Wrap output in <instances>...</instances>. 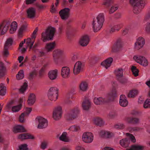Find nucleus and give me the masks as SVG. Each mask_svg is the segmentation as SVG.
Instances as JSON below:
<instances>
[{
    "label": "nucleus",
    "mask_w": 150,
    "mask_h": 150,
    "mask_svg": "<svg viewBox=\"0 0 150 150\" xmlns=\"http://www.w3.org/2000/svg\"><path fill=\"white\" fill-rule=\"evenodd\" d=\"M28 85L27 83L25 82L19 90V92L21 93H23L27 89Z\"/></svg>",
    "instance_id": "nucleus-48"
},
{
    "label": "nucleus",
    "mask_w": 150,
    "mask_h": 150,
    "mask_svg": "<svg viewBox=\"0 0 150 150\" xmlns=\"http://www.w3.org/2000/svg\"><path fill=\"white\" fill-rule=\"evenodd\" d=\"M124 127V125L122 123H119L114 126V128L117 129H122Z\"/></svg>",
    "instance_id": "nucleus-52"
},
{
    "label": "nucleus",
    "mask_w": 150,
    "mask_h": 150,
    "mask_svg": "<svg viewBox=\"0 0 150 150\" xmlns=\"http://www.w3.org/2000/svg\"><path fill=\"white\" fill-rule=\"evenodd\" d=\"M116 95V91L114 89L110 91L104 97L94 98L93 99V102L94 103L97 105H100L103 103L109 102L113 101Z\"/></svg>",
    "instance_id": "nucleus-2"
},
{
    "label": "nucleus",
    "mask_w": 150,
    "mask_h": 150,
    "mask_svg": "<svg viewBox=\"0 0 150 150\" xmlns=\"http://www.w3.org/2000/svg\"><path fill=\"white\" fill-rule=\"evenodd\" d=\"M34 125H37L38 128L42 129L47 127L48 126V121L44 117L38 116L35 119L33 122Z\"/></svg>",
    "instance_id": "nucleus-6"
},
{
    "label": "nucleus",
    "mask_w": 150,
    "mask_h": 150,
    "mask_svg": "<svg viewBox=\"0 0 150 150\" xmlns=\"http://www.w3.org/2000/svg\"><path fill=\"white\" fill-rule=\"evenodd\" d=\"M126 136L127 138L121 140L120 144L122 147L127 148L130 143V140L129 139L133 142H135L136 139L134 136L129 133H126Z\"/></svg>",
    "instance_id": "nucleus-8"
},
{
    "label": "nucleus",
    "mask_w": 150,
    "mask_h": 150,
    "mask_svg": "<svg viewBox=\"0 0 150 150\" xmlns=\"http://www.w3.org/2000/svg\"><path fill=\"white\" fill-rule=\"evenodd\" d=\"M36 10L35 8L30 7L27 10L28 17L30 18H33L35 17L36 15Z\"/></svg>",
    "instance_id": "nucleus-17"
},
{
    "label": "nucleus",
    "mask_w": 150,
    "mask_h": 150,
    "mask_svg": "<svg viewBox=\"0 0 150 150\" xmlns=\"http://www.w3.org/2000/svg\"><path fill=\"white\" fill-rule=\"evenodd\" d=\"M139 64L143 67H146L148 65L149 62L147 59L143 56Z\"/></svg>",
    "instance_id": "nucleus-36"
},
{
    "label": "nucleus",
    "mask_w": 150,
    "mask_h": 150,
    "mask_svg": "<svg viewBox=\"0 0 150 150\" xmlns=\"http://www.w3.org/2000/svg\"><path fill=\"white\" fill-rule=\"evenodd\" d=\"M10 26V24L9 22L4 23L1 25L0 26V34L3 35L5 33Z\"/></svg>",
    "instance_id": "nucleus-20"
},
{
    "label": "nucleus",
    "mask_w": 150,
    "mask_h": 150,
    "mask_svg": "<svg viewBox=\"0 0 150 150\" xmlns=\"http://www.w3.org/2000/svg\"><path fill=\"white\" fill-rule=\"evenodd\" d=\"M58 70L57 69L52 70L50 71L48 73V76L51 80L56 79L57 76Z\"/></svg>",
    "instance_id": "nucleus-24"
},
{
    "label": "nucleus",
    "mask_w": 150,
    "mask_h": 150,
    "mask_svg": "<svg viewBox=\"0 0 150 150\" xmlns=\"http://www.w3.org/2000/svg\"><path fill=\"white\" fill-rule=\"evenodd\" d=\"M13 131L14 133L24 132H26L23 126L21 125H17L14 126Z\"/></svg>",
    "instance_id": "nucleus-19"
},
{
    "label": "nucleus",
    "mask_w": 150,
    "mask_h": 150,
    "mask_svg": "<svg viewBox=\"0 0 150 150\" xmlns=\"http://www.w3.org/2000/svg\"><path fill=\"white\" fill-rule=\"evenodd\" d=\"M6 93V87L4 84H0V95L1 96H4Z\"/></svg>",
    "instance_id": "nucleus-38"
},
{
    "label": "nucleus",
    "mask_w": 150,
    "mask_h": 150,
    "mask_svg": "<svg viewBox=\"0 0 150 150\" xmlns=\"http://www.w3.org/2000/svg\"><path fill=\"white\" fill-rule=\"evenodd\" d=\"M36 0H25V2L27 4H31L36 1Z\"/></svg>",
    "instance_id": "nucleus-62"
},
{
    "label": "nucleus",
    "mask_w": 150,
    "mask_h": 150,
    "mask_svg": "<svg viewBox=\"0 0 150 150\" xmlns=\"http://www.w3.org/2000/svg\"><path fill=\"white\" fill-rule=\"evenodd\" d=\"M128 103L125 96L124 95H121L119 100L120 105L122 107H125L127 105Z\"/></svg>",
    "instance_id": "nucleus-25"
},
{
    "label": "nucleus",
    "mask_w": 150,
    "mask_h": 150,
    "mask_svg": "<svg viewBox=\"0 0 150 150\" xmlns=\"http://www.w3.org/2000/svg\"><path fill=\"white\" fill-rule=\"evenodd\" d=\"M75 150H86L85 148L83 146L78 145L75 147Z\"/></svg>",
    "instance_id": "nucleus-59"
},
{
    "label": "nucleus",
    "mask_w": 150,
    "mask_h": 150,
    "mask_svg": "<svg viewBox=\"0 0 150 150\" xmlns=\"http://www.w3.org/2000/svg\"><path fill=\"white\" fill-rule=\"evenodd\" d=\"M70 71L69 68L68 67H63L62 69L61 75L64 78H67L69 77Z\"/></svg>",
    "instance_id": "nucleus-15"
},
{
    "label": "nucleus",
    "mask_w": 150,
    "mask_h": 150,
    "mask_svg": "<svg viewBox=\"0 0 150 150\" xmlns=\"http://www.w3.org/2000/svg\"><path fill=\"white\" fill-rule=\"evenodd\" d=\"M48 145V142L46 141H44L41 143V147L43 149H44L46 148Z\"/></svg>",
    "instance_id": "nucleus-55"
},
{
    "label": "nucleus",
    "mask_w": 150,
    "mask_h": 150,
    "mask_svg": "<svg viewBox=\"0 0 150 150\" xmlns=\"http://www.w3.org/2000/svg\"><path fill=\"white\" fill-rule=\"evenodd\" d=\"M144 30L146 33L150 34V22L146 23L144 28Z\"/></svg>",
    "instance_id": "nucleus-51"
},
{
    "label": "nucleus",
    "mask_w": 150,
    "mask_h": 150,
    "mask_svg": "<svg viewBox=\"0 0 150 150\" xmlns=\"http://www.w3.org/2000/svg\"><path fill=\"white\" fill-rule=\"evenodd\" d=\"M143 107L144 108H147L150 107V99H147L144 102Z\"/></svg>",
    "instance_id": "nucleus-49"
},
{
    "label": "nucleus",
    "mask_w": 150,
    "mask_h": 150,
    "mask_svg": "<svg viewBox=\"0 0 150 150\" xmlns=\"http://www.w3.org/2000/svg\"><path fill=\"white\" fill-rule=\"evenodd\" d=\"M122 27V25L120 24H117L114 25L111 28L110 32H113L119 30Z\"/></svg>",
    "instance_id": "nucleus-37"
},
{
    "label": "nucleus",
    "mask_w": 150,
    "mask_h": 150,
    "mask_svg": "<svg viewBox=\"0 0 150 150\" xmlns=\"http://www.w3.org/2000/svg\"><path fill=\"white\" fill-rule=\"evenodd\" d=\"M27 145L25 144H21L19 146L18 150H28Z\"/></svg>",
    "instance_id": "nucleus-56"
},
{
    "label": "nucleus",
    "mask_w": 150,
    "mask_h": 150,
    "mask_svg": "<svg viewBox=\"0 0 150 150\" xmlns=\"http://www.w3.org/2000/svg\"><path fill=\"white\" fill-rule=\"evenodd\" d=\"M106 135H105V138H110L114 135V134L108 131H106Z\"/></svg>",
    "instance_id": "nucleus-58"
},
{
    "label": "nucleus",
    "mask_w": 150,
    "mask_h": 150,
    "mask_svg": "<svg viewBox=\"0 0 150 150\" xmlns=\"http://www.w3.org/2000/svg\"><path fill=\"white\" fill-rule=\"evenodd\" d=\"M143 57V56L136 54L133 56V58L134 61L139 64Z\"/></svg>",
    "instance_id": "nucleus-45"
},
{
    "label": "nucleus",
    "mask_w": 150,
    "mask_h": 150,
    "mask_svg": "<svg viewBox=\"0 0 150 150\" xmlns=\"http://www.w3.org/2000/svg\"><path fill=\"white\" fill-rule=\"evenodd\" d=\"M5 71L4 64L2 62H0V77L4 75Z\"/></svg>",
    "instance_id": "nucleus-42"
},
{
    "label": "nucleus",
    "mask_w": 150,
    "mask_h": 150,
    "mask_svg": "<svg viewBox=\"0 0 150 150\" xmlns=\"http://www.w3.org/2000/svg\"><path fill=\"white\" fill-rule=\"evenodd\" d=\"M56 46L55 42H49L46 44L45 47V49L47 52H50Z\"/></svg>",
    "instance_id": "nucleus-23"
},
{
    "label": "nucleus",
    "mask_w": 150,
    "mask_h": 150,
    "mask_svg": "<svg viewBox=\"0 0 150 150\" xmlns=\"http://www.w3.org/2000/svg\"><path fill=\"white\" fill-rule=\"evenodd\" d=\"M69 130L71 132H77L80 130V128L79 126L74 125L70 126Z\"/></svg>",
    "instance_id": "nucleus-40"
},
{
    "label": "nucleus",
    "mask_w": 150,
    "mask_h": 150,
    "mask_svg": "<svg viewBox=\"0 0 150 150\" xmlns=\"http://www.w3.org/2000/svg\"><path fill=\"white\" fill-rule=\"evenodd\" d=\"M113 61L112 58H108L102 62L101 65L106 69H107L111 66Z\"/></svg>",
    "instance_id": "nucleus-21"
},
{
    "label": "nucleus",
    "mask_w": 150,
    "mask_h": 150,
    "mask_svg": "<svg viewBox=\"0 0 150 150\" xmlns=\"http://www.w3.org/2000/svg\"><path fill=\"white\" fill-rule=\"evenodd\" d=\"M60 150H71V149L68 146H64L61 148Z\"/></svg>",
    "instance_id": "nucleus-64"
},
{
    "label": "nucleus",
    "mask_w": 150,
    "mask_h": 150,
    "mask_svg": "<svg viewBox=\"0 0 150 150\" xmlns=\"http://www.w3.org/2000/svg\"><path fill=\"white\" fill-rule=\"evenodd\" d=\"M58 89L56 87H51L47 93L48 99L51 101H55L58 99Z\"/></svg>",
    "instance_id": "nucleus-7"
},
{
    "label": "nucleus",
    "mask_w": 150,
    "mask_h": 150,
    "mask_svg": "<svg viewBox=\"0 0 150 150\" xmlns=\"http://www.w3.org/2000/svg\"><path fill=\"white\" fill-rule=\"evenodd\" d=\"M22 107V105L21 104L13 106L11 108V111L13 112H17L21 109Z\"/></svg>",
    "instance_id": "nucleus-34"
},
{
    "label": "nucleus",
    "mask_w": 150,
    "mask_h": 150,
    "mask_svg": "<svg viewBox=\"0 0 150 150\" xmlns=\"http://www.w3.org/2000/svg\"><path fill=\"white\" fill-rule=\"evenodd\" d=\"M32 110V108H31L26 107L24 108V112L23 113H24L25 116H28L31 113Z\"/></svg>",
    "instance_id": "nucleus-47"
},
{
    "label": "nucleus",
    "mask_w": 150,
    "mask_h": 150,
    "mask_svg": "<svg viewBox=\"0 0 150 150\" xmlns=\"http://www.w3.org/2000/svg\"><path fill=\"white\" fill-rule=\"evenodd\" d=\"M145 147L140 144H135L132 146L126 149L127 150H144Z\"/></svg>",
    "instance_id": "nucleus-26"
},
{
    "label": "nucleus",
    "mask_w": 150,
    "mask_h": 150,
    "mask_svg": "<svg viewBox=\"0 0 150 150\" xmlns=\"http://www.w3.org/2000/svg\"><path fill=\"white\" fill-rule=\"evenodd\" d=\"M35 40H32L30 38H28L27 39H25L24 41H21L19 45V49L22 53H24L27 50L28 48H29L30 50H33L34 52L37 54H39L40 55H42L44 53L38 50L34 49L35 47V45L33 46Z\"/></svg>",
    "instance_id": "nucleus-1"
},
{
    "label": "nucleus",
    "mask_w": 150,
    "mask_h": 150,
    "mask_svg": "<svg viewBox=\"0 0 150 150\" xmlns=\"http://www.w3.org/2000/svg\"><path fill=\"white\" fill-rule=\"evenodd\" d=\"M106 131L104 130H100L99 132V136L101 137L105 138L106 135Z\"/></svg>",
    "instance_id": "nucleus-57"
},
{
    "label": "nucleus",
    "mask_w": 150,
    "mask_h": 150,
    "mask_svg": "<svg viewBox=\"0 0 150 150\" xmlns=\"http://www.w3.org/2000/svg\"><path fill=\"white\" fill-rule=\"evenodd\" d=\"M82 140L85 143H91L93 140V135L90 132H87L84 133L82 136Z\"/></svg>",
    "instance_id": "nucleus-10"
},
{
    "label": "nucleus",
    "mask_w": 150,
    "mask_h": 150,
    "mask_svg": "<svg viewBox=\"0 0 150 150\" xmlns=\"http://www.w3.org/2000/svg\"><path fill=\"white\" fill-rule=\"evenodd\" d=\"M18 139L22 140L30 139H34L35 138L32 135L29 133H22L18 135L17 137Z\"/></svg>",
    "instance_id": "nucleus-22"
},
{
    "label": "nucleus",
    "mask_w": 150,
    "mask_h": 150,
    "mask_svg": "<svg viewBox=\"0 0 150 150\" xmlns=\"http://www.w3.org/2000/svg\"><path fill=\"white\" fill-rule=\"evenodd\" d=\"M126 121L127 122L131 123H137L139 122L138 119L131 117H127L126 119Z\"/></svg>",
    "instance_id": "nucleus-39"
},
{
    "label": "nucleus",
    "mask_w": 150,
    "mask_h": 150,
    "mask_svg": "<svg viewBox=\"0 0 150 150\" xmlns=\"http://www.w3.org/2000/svg\"><path fill=\"white\" fill-rule=\"evenodd\" d=\"M145 44V40L141 37L138 38L134 43V48L137 50H139L142 48Z\"/></svg>",
    "instance_id": "nucleus-12"
},
{
    "label": "nucleus",
    "mask_w": 150,
    "mask_h": 150,
    "mask_svg": "<svg viewBox=\"0 0 150 150\" xmlns=\"http://www.w3.org/2000/svg\"><path fill=\"white\" fill-rule=\"evenodd\" d=\"M129 28H125L123 31L122 34L123 35H125L127 34L129 32Z\"/></svg>",
    "instance_id": "nucleus-63"
},
{
    "label": "nucleus",
    "mask_w": 150,
    "mask_h": 150,
    "mask_svg": "<svg viewBox=\"0 0 150 150\" xmlns=\"http://www.w3.org/2000/svg\"><path fill=\"white\" fill-rule=\"evenodd\" d=\"M24 77V72L23 70H21L18 72L16 75V77L18 80L23 79Z\"/></svg>",
    "instance_id": "nucleus-46"
},
{
    "label": "nucleus",
    "mask_w": 150,
    "mask_h": 150,
    "mask_svg": "<svg viewBox=\"0 0 150 150\" xmlns=\"http://www.w3.org/2000/svg\"><path fill=\"white\" fill-rule=\"evenodd\" d=\"M91 103L88 99L84 100L82 103V106L83 110H87L90 107Z\"/></svg>",
    "instance_id": "nucleus-29"
},
{
    "label": "nucleus",
    "mask_w": 150,
    "mask_h": 150,
    "mask_svg": "<svg viewBox=\"0 0 150 150\" xmlns=\"http://www.w3.org/2000/svg\"><path fill=\"white\" fill-rule=\"evenodd\" d=\"M79 88L80 91L83 92L86 91L88 88L87 83L85 81L82 82L79 85Z\"/></svg>",
    "instance_id": "nucleus-28"
},
{
    "label": "nucleus",
    "mask_w": 150,
    "mask_h": 150,
    "mask_svg": "<svg viewBox=\"0 0 150 150\" xmlns=\"http://www.w3.org/2000/svg\"><path fill=\"white\" fill-rule=\"evenodd\" d=\"M70 9L68 8H65L61 10L59 14L61 18L63 20L67 19L70 15Z\"/></svg>",
    "instance_id": "nucleus-13"
},
{
    "label": "nucleus",
    "mask_w": 150,
    "mask_h": 150,
    "mask_svg": "<svg viewBox=\"0 0 150 150\" xmlns=\"http://www.w3.org/2000/svg\"><path fill=\"white\" fill-rule=\"evenodd\" d=\"M8 48L4 47L2 51V54L5 57H7L9 55V52L8 50Z\"/></svg>",
    "instance_id": "nucleus-50"
},
{
    "label": "nucleus",
    "mask_w": 150,
    "mask_h": 150,
    "mask_svg": "<svg viewBox=\"0 0 150 150\" xmlns=\"http://www.w3.org/2000/svg\"><path fill=\"white\" fill-rule=\"evenodd\" d=\"M79 112V110L77 109L71 110L67 115V119L71 120L75 119L76 117Z\"/></svg>",
    "instance_id": "nucleus-16"
},
{
    "label": "nucleus",
    "mask_w": 150,
    "mask_h": 150,
    "mask_svg": "<svg viewBox=\"0 0 150 150\" xmlns=\"http://www.w3.org/2000/svg\"><path fill=\"white\" fill-rule=\"evenodd\" d=\"M129 2L134 6L133 12L136 14L139 13L145 5L144 0H130Z\"/></svg>",
    "instance_id": "nucleus-4"
},
{
    "label": "nucleus",
    "mask_w": 150,
    "mask_h": 150,
    "mask_svg": "<svg viewBox=\"0 0 150 150\" xmlns=\"http://www.w3.org/2000/svg\"><path fill=\"white\" fill-rule=\"evenodd\" d=\"M63 53V51L60 49H56L53 52V57L54 59L59 54H62Z\"/></svg>",
    "instance_id": "nucleus-35"
},
{
    "label": "nucleus",
    "mask_w": 150,
    "mask_h": 150,
    "mask_svg": "<svg viewBox=\"0 0 150 150\" xmlns=\"http://www.w3.org/2000/svg\"><path fill=\"white\" fill-rule=\"evenodd\" d=\"M63 110L62 107L58 105L55 107L53 109L52 112V117L55 120H59L62 117Z\"/></svg>",
    "instance_id": "nucleus-9"
},
{
    "label": "nucleus",
    "mask_w": 150,
    "mask_h": 150,
    "mask_svg": "<svg viewBox=\"0 0 150 150\" xmlns=\"http://www.w3.org/2000/svg\"><path fill=\"white\" fill-rule=\"evenodd\" d=\"M35 100L36 97L35 95L33 93H31L28 98V103L29 105H32L35 103Z\"/></svg>",
    "instance_id": "nucleus-27"
},
{
    "label": "nucleus",
    "mask_w": 150,
    "mask_h": 150,
    "mask_svg": "<svg viewBox=\"0 0 150 150\" xmlns=\"http://www.w3.org/2000/svg\"><path fill=\"white\" fill-rule=\"evenodd\" d=\"M138 91L136 89H133L130 90L127 94V96L130 98H134L138 94Z\"/></svg>",
    "instance_id": "nucleus-32"
},
{
    "label": "nucleus",
    "mask_w": 150,
    "mask_h": 150,
    "mask_svg": "<svg viewBox=\"0 0 150 150\" xmlns=\"http://www.w3.org/2000/svg\"><path fill=\"white\" fill-rule=\"evenodd\" d=\"M59 139L60 140L65 142L69 141V139L67 136V134L66 132H64L62 133L59 137Z\"/></svg>",
    "instance_id": "nucleus-31"
},
{
    "label": "nucleus",
    "mask_w": 150,
    "mask_h": 150,
    "mask_svg": "<svg viewBox=\"0 0 150 150\" xmlns=\"http://www.w3.org/2000/svg\"><path fill=\"white\" fill-rule=\"evenodd\" d=\"M55 32V29L52 27L48 28L45 32L42 34V40L45 42L47 41L52 40Z\"/></svg>",
    "instance_id": "nucleus-5"
},
{
    "label": "nucleus",
    "mask_w": 150,
    "mask_h": 150,
    "mask_svg": "<svg viewBox=\"0 0 150 150\" xmlns=\"http://www.w3.org/2000/svg\"><path fill=\"white\" fill-rule=\"evenodd\" d=\"M144 100V98L143 97H140L139 98L138 102L139 104L142 103Z\"/></svg>",
    "instance_id": "nucleus-61"
},
{
    "label": "nucleus",
    "mask_w": 150,
    "mask_h": 150,
    "mask_svg": "<svg viewBox=\"0 0 150 150\" xmlns=\"http://www.w3.org/2000/svg\"><path fill=\"white\" fill-rule=\"evenodd\" d=\"M113 0H103L101 4L105 5L106 7H109L112 3Z\"/></svg>",
    "instance_id": "nucleus-44"
},
{
    "label": "nucleus",
    "mask_w": 150,
    "mask_h": 150,
    "mask_svg": "<svg viewBox=\"0 0 150 150\" xmlns=\"http://www.w3.org/2000/svg\"><path fill=\"white\" fill-rule=\"evenodd\" d=\"M131 70L132 72L133 75L135 76H138L139 70L135 66H132L131 67Z\"/></svg>",
    "instance_id": "nucleus-41"
},
{
    "label": "nucleus",
    "mask_w": 150,
    "mask_h": 150,
    "mask_svg": "<svg viewBox=\"0 0 150 150\" xmlns=\"http://www.w3.org/2000/svg\"><path fill=\"white\" fill-rule=\"evenodd\" d=\"M26 116L24 113H22L19 116V121L21 123L25 122L26 121V119L25 117Z\"/></svg>",
    "instance_id": "nucleus-53"
},
{
    "label": "nucleus",
    "mask_w": 150,
    "mask_h": 150,
    "mask_svg": "<svg viewBox=\"0 0 150 150\" xmlns=\"http://www.w3.org/2000/svg\"><path fill=\"white\" fill-rule=\"evenodd\" d=\"M104 20V14L103 13L99 14L92 23V29L94 32H97L101 29Z\"/></svg>",
    "instance_id": "nucleus-3"
},
{
    "label": "nucleus",
    "mask_w": 150,
    "mask_h": 150,
    "mask_svg": "<svg viewBox=\"0 0 150 150\" xmlns=\"http://www.w3.org/2000/svg\"><path fill=\"white\" fill-rule=\"evenodd\" d=\"M11 27L15 28V29L16 30L17 28V24L16 22L15 21L13 22L11 24Z\"/></svg>",
    "instance_id": "nucleus-60"
},
{
    "label": "nucleus",
    "mask_w": 150,
    "mask_h": 150,
    "mask_svg": "<svg viewBox=\"0 0 150 150\" xmlns=\"http://www.w3.org/2000/svg\"><path fill=\"white\" fill-rule=\"evenodd\" d=\"M93 122L94 124L99 126L103 125L104 123V122L103 120L98 117L94 118L93 119Z\"/></svg>",
    "instance_id": "nucleus-30"
},
{
    "label": "nucleus",
    "mask_w": 150,
    "mask_h": 150,
    "mask_svg": "<svg viewBox=\"0 0 150 150\" xmlns=\"http://www.w3.org/2000/svg\"><path fill=\"white\" fill-rule=\"evenodd\" d=\"M84 64L80 61H78L75 64L73 69V72L75 75H77L82 71L84 69Z\"/></svg>",
    "instance_id": "nucleus-11"
},
{
    "label": "nucleus",
    "mask_w": 150,
    "mask_h": 150,
    "mask_svg": "<svg viewBox=\"0 0 150 150\" xmlns=\"http://www.w3.org/2000/svg\"><path fill=\"white\" fill-rule=\"evenodd\" d=\"M118 7L117 5H115L112 6L109 11V13L110 14L114 12L118 9Z\"/></svg>",
    "instance_id": "nucleus-54"
},
{
    "label": "nucleus",
    "mask_w": 150,
    "mask_h": 150,
    "mask_svg": "<svg viewBox=\"0 0 150 150\" xmlns=\"http://www.w3.org/2000/svg\"><path fill=\"white\" fill-rule=\"evenodd\" d=\"M117 79L120 82L123 77V69L121 68L116 69L114 71Z\"/></svg>",
    "instance_id": "nucleus-18"
},
{
    "label": "nucleus",
    "mask_w": 150,
    "mask_h": 150,
    "mask_svg": "<svg viewBox=\"0 0 150 150\" xmlns=\"http://www.w3.org/2000/svg\"><path fill=\"white\" fill-rule=\"evenodd\" d=\"M26 26L23 25L18 29L17 34L18 37L21 38L23 36V33L26 30Z\"/></svg>",
    "instance_id": "nucleus-33"
},
{
    "label": "nucleus",
    "mask_w": 150,
    "mask_h": 150,
    "mask_svg": "<svg viewBox=\"0 0 150 150\" xmlns=\"http://www.w3.org/2000/svg\"><path fill=\"white\" fill-rule=\"evenodd\" d=\"M13 39L12 38H10L7 39L6 41L4 46L6 47L9 48L13 44Z\"/></svg>",
    "instance_id": "nucleus-43"
},
{
    "label": "nucleus",
    "mask_w": 150,
    "mask_h": 150,
    "mask_svg": "<svg viewBox=\"0 0 150 150\" xmlns=\"http://www.w3.org/2000/svg\"><path fill=\"white\" fill-rule=\"evenodd\" d=\"M89 39L87 35H84L82 36L79 39V43L83 47L86 46L89 43Z\"/></svg>",
    "instance_id": "nucleus-14"
}]
</instances>
